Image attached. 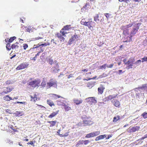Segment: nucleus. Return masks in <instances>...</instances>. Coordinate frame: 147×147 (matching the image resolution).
Masks as SVG:
<instances>
[{"label":"nucleus","instance_id":"nucleus-64","mask_svg":"<svg viewBox=\"0 0 147 147\" xmlns=\"http://www.w3.org/2000/svg\"><path fill=\"white\" fill-rule=\"evenodd\" d=\"M123 73L122 71V70H119L118 71V73L119 74H121Z\"/></svg>","mask_w":147,"mask_h":147},{"label":"nucleus","instance_id":"nucleus-61","mask_svg":"<svg viewBox=\"0 0 147 147\" xmlns=\"http://www.w3.org/2000/svg\"><path fill=\"white\" fill-rule=\"evenodd\" d=\"M27 144H29V145L30 144L32 146H33L34 143H33V142L32 141H30V142H28L27 143Z\"/></svg>","mask_w":147,"mask_h":147},{"label":"nucleus","instance_id":"nucleus-10","mask_svg":"<svg viewBox=\"0 0 147 147\" xmlns=\"http://www.w3.org/2000/svg\"><path fill=\"white\" fill-rule=\"evenodd\" d=\"M4 88V89L3 91L0 93L1 94L3 95L7 94L11 92L14 89V88L12 87H8L7 88Z\"/></svg>","mask_w":147,"mask_h":147},{"label":"nucleus","instance_id":"nucleus-58","mask_svg":"<svg viewBox=\"0 0 147 147\" xmlns=\"http://www.w3.org/2000/svg\"><path fill=\"white\" fill-rule=\"evenodd\" d=\"M42 38L41 37H38L35 38H33V40H39V39H41Z\"/></svg>","mask_w":147,"mask_h":147},{"label":"nucleus","instance_id":"nucleus-1","mask_svg":"<svg viewBox=\"0 0 147 147\" xmlns=\"http://www.w3.org/2000/svg\"><path fill=\"white\" fill-rule=\"evenodd\" d=\"M141 24L140 23H137L134 25H133L132 24V26L130 27V34L132 36L136 34Z\"/></svg>","mask_w":147,"mask_h":147},{"label":"nucleus","instance_id":"nucleus-56","mask_svg":"<svg viewBox=\"0 0 147 147\" xmlns=\"http://www.w3.org/2000/svg\"><path fill=\"white\" fill-rule=\"evenodd\" d=\"M49 45V43H45L44 44H41V46H47L48 45Z\"/></svg>","mask_w":147,"mask_h":147},{"label":"nucleus","instance_id":"nucleus-31","mask_svg":"<svg viewBox=\"0 0 147 147\" xmlns=\"http://www.w3.org/2000/svg\"><path fill=\"white\" fill-rule=\"evenodd\" d=\"M98 18L99 16L98 14L96 15V16L94 17V20L97 23L99 21V19Z\"/></svg>","mask_w":147,"mask_h":147},{"label":"nucleus","instance_id":"nucleus-3","mask_svg":"<svg viewBox=\"0 0 147 147\" xmlns=\"http://www.w3.org/2000/svg\"><path fill=\"white\" fill-rule=\"evenodd\" d=\"M132 24H129L125 26H123L121 27L120 29L123 31V34L126 35L130 34V27L132 26Z\"/></svg>","mask_w":147,"mask_h":147},{"label":"nucleus","instance_id":"nucleus-44","mask_svg":"<svg viewBox=\"0 0 147 147\" xmlns=\"http://www.w3.org/2000/svg\"><path fill=\"white\" fill-rule=\"evenodd\" d=\"M143 44L144 45H147V36H146V37L143 42Z\"/></svg>","mask_w":147,"mask_h":147},{"label":"nucleus","instance_id":"nucleus-55","mask_svg":"<svg viewBox=\"0 0 147 147\" xmlns=\"http://www.w3.org/2000/svg\"><path fill=\"white\" fill-rule=\"evenodd\" d=\"M32 29L30 28L29 27L27 28L26 29V30L27 32H30V31Z\"/></svg>","mask_w":147,"mask_h":147},{"label":"nucleus","instance_id":"nucleus-36","mask_svg":"<svg viewBox=\"0 0 147 147\" xmlns=\"http://www.w3.org/2000/svg\"><path fill=\"white\" fill-rule=\"evenodd\" d=\"M107 66H108V64L106 63L104 64L100 67V69H101L103 68L105 69L106 67H107Z\"/></svg>","mask_w":147,"mask_h":147},{"label":"nucleus","instance_id":"nucleus-53","mask_svg":"<svg viewBox=\"0 0 147 147\" xmlns=\"http://www.w3.org/2000/svg\"><path fill=\"white\" fill-rule=\"evenodd\" d=\"M84 144L85 145L87 144L90 142V141L89 140H84Z\"/></svg>","mask_w":147,"mask_h":147},{"label":"nucleus","instance_id":"nucleus-6","mask_svg":"<svg viewBox=\"0 0 147 147\" xmlns=\"http://www.w3.org/2000/svg\"><path fill=\"white\" fill-rule=\"evenodd\" d=\"M82 23L83 24L88 26L90 30L93 29V27L95 26V22L92 21V19H90L88 22H82Z\"/></svg>","mask_w":147,"mask_h":147},{"label":"nucleus","instance_id":"nucleus-41","mask_svg":"<svg viewBox=\"0 0 147 147\" xmlns=\"http://www.w3.org/2000/svg\"><path fill=\"white\" fill-rule=\"evenodd\" d=\"M141 116H143L144 119L147 118V112H144L142 114Z\"/></svg>","mask_w":147,"mask_h":147},{"label":"nucleus","instance_id":"nucleus-59","mask_svg":"<svg viewBox=\"0 0 147 147\" xmlns=\"http://www.w3.org/2000/svg\"><path fill=\"white\" fill-rule=\"evenodd\" d=\"M78 144H84V140L79 141Z\"/></svg>","mask_w":147,"mask_h":147},{"label":"nucleus","instance_id":"nucleus-5","mask_svg":"<svg viewBox=\"0 0 147 147\" xmlns=\"http://www.w3.org/2000/svg\"><path fill=\"white\" fill-rule=\"evenodd\" d=\"M84 125H89L93 124L92 122L91 121V118L90 117H88L85 116L82 117Z\"/></svg>","mask_w":147,"mask_h":147},{"label":"nucleus","instance_id":"nucleus-50","mask_svg":"<svg viewBox=\"0 0 147 147\" xmlns=\"http://www.w3.org/2000/svg\"><path fill=\"white\" fill-rule=\"evenodd\" d=\"M5 84L6 85H8L10 84L11 83H12V82H11V81L10 80H8L5 82Z\"/></svg>","mask_w":147,"mask_h":147},{"label":"nucleus","instance_id":"nucleus-40","mask_svg":"<svg viewBox=\"0 0 147 147\" xmlns=\"http://www.w3.org/2000/svg\"><path fill=\"white\" fill-rule=\"evenodd\" d=\"M57 61H54L53 60L51 59H49V63L51 65L52 64H55V63H56Z\"/></svg>","mask_w":147,"mask_h":147},{"label":"nucleus","instance_id":"nucleus-26","mask_svg":"<svg viewBox=\"0 0 147 147\" xmlns=\"http://www.w3.org/2000/svg\"><path fill=\"white\" fill-rule=\"evenodd\" d=\"M4 99L7 101H10L11 100H12V98L9 96V95H7L5 96L4 97Z\"/></svg>","mask_w":147,"mask_h":147},{"label":"nucleus","instance_id":"nucleus-60","mask_svg":"<svg viewBox=\"0 0 147 147\" xmlns=\"http://www.w3.org/2000/svg\"><path fill=\"white\" fill-rule=\"evenodd\" d=\"M113 65V64H111L109 65H108V66L107 67L108 68H112Z\"/></svg>","mask_w":147,"mask_h":147},{"label":"nucleus","instance_id":"nucleus-17","mask_svg":"<svg viewBox=\"0 0 147 147\" xmlns=\"http://www.w3.org/2000/svg\"><path fill=\"white\" fill-rule=\"evenodd\" d=\"M59 65L58 63L56 65V66L54 67H53V71L54 73H57L58 71L59 70Z\"/></svg>","mask_w":147,"mask_h":147},{"label":"nucleus","instance_id":"nucleus-29","mask_svg":"<svg viewBox=\"0 0 147 147\" xmlns=\"http://www.w3.org/2000/svg\"><path fill=\"white\" fill-rule=\"evenodd\" d=\"M90 7V5L89 4L87 3H86V5L84 7L81 9V10H84L85 9V10L88 9V8H89Z\"/></svg>","mask_w":147,"mask_h":147},{"label":"nucleus","instance_id":"nucleus-42","mask_svg":"<svg viewBox=\"0 0 147 147\" xmlns=\"http://www.w3.org/2000/svg\"><path fill=\"white\" fill-rule=\"evenodd\" d=\"M70 25H66L63 28V30H68L70 28Z\"/></svg>","mask_w":147,"mask_h":147},{"label":"nucleus","instance_id":"nucleus-19","mask_svg":"<svg viewBox=\"0 0 147 147\" xmlns=\"http://www.w3.org/2000/svg\"><path fill=\"white\" fill-rule=\"evenodd\" d=\"M140 128V127L138 126H134L131 129V131L132 132H134L138 130Z\"/></svg>","mask_w":147,"mask_h":147},{"label":"nucleus","instance_id":"nucleus-43","mask_svg":"<svg viewBox=\"0 0 147 147\" xmlns=\"http://www.w3.org/2000/svg\"><path fill=\"white\" fill-rule=\"evenodd\" d=\"M120 118L119 116L117 117H115L113 118V122H116Z\"/></svg>","mask_w":147,"mask_h":147},{"label":"nucleus","instance_id":"nucleus-13","mask_svg":"<svg viewBox=\"0 0 147 147\" xmlns=\"http://www.w3.org/2000/svg\"><path fill=\"white\" fill-rule=\"evenodd\" d=\"M111 102L115 107L118 108L119 107L120 103L117 100L113 99L111 100Z\"/></svg>","mask_w":147,"mask_h":147},{"label":"nucleus","instance_id":"nucleus-34","mask_svg":"<svg viewBox=\"0 0 147 147\" xmlns=\"http://www.w3.org/2000/svg\"><path fill=\"white\" fill-rule=\"evenodd\" d=\"M10 45H11L10 43H8L6 45V47L8 51L10 50L11 48L12 49L11 46Z\"/></svg>","mask_w":147,"mask_h":147},{"label":"nucleus","instance_id":"nucleus-25","mask_svg":"<svg viewBox=\"0 0 147 147\" xmlns=\"http://www.w3.org/2000/svg\"><path fill=\"white\" fill-rule=\"evenodd\" d=\"M52 98L54 99H56L57 98H63L61 96L55 94H52Z\"/></svg>","mask_w":147,"mask_h":147},{"label":"nucleus","instance_id":"nucleus-62","mask_svg":"<svg viewBox=\"0 0 147 147\" xmlns=\"http://www.w3.org/2000/svg\"><path fill=\"white\" fill-rule=\"evenodd\" d=\"M7 142L9 143L10 144H13V142L10 141V140L9 139L7 140Z\"/></svg>","mask_w":147,"mask_h":147},{"label":"nucleus","instance_id":"nucleus-57","mask_svg":"<svg viewBox=\"0 0 147 147\" xmlns=\"http://www.w3.org/2000/svg\"><path fill=\"white\" fill-rule=\"evenodd\" d=\"M142 62H143L145 61H147V57H144V58H142Z\"/></svg>","mask_w":147,"mask_h":147},{"label":"nucleus","instance_id":"nucleus-22","mask_svg":"<svg viewBox=\"0 0 147 147\" xmlns=\"http://www.w3.org/2000/svg\"><path fill=\"white\" fill-rule=\"evenodd\" d=\"M74 103L76 105H78L82 103L83 102V101L82 100H79L78 99H74Z\"/></svg>","mask_w":147,"mask_h":147},{"label":"nucleus","instance_id":"nucleus-24","mask_svg":"<svg viewBox=\"0 0 147 147\" xmlns=\"http://www.w3.org/2000/svg\"><path fill=\"white\" fill-rule=\"evenodd\" d=\"M36 96L37 95L36 94H34L33 96H30V97L31 98V100H33L34 102L36 101L37 100Z\"/></svg>","mask_w":147,"mask_h":147},{"label":"nucleus","instance_id":"nucleus-37","mask_svg":"<svg viewBox=\"0 0 147 147\" xmlns=\"http://www.w3.org/2000/svg\"><path fill=\"white\" fill-rule=\"evenodd\" d=\"M16 115L18 116H20L22 115V114L21 112H20L18 111L16 112L15 113Z\"/></svg>","mask_w":147,"mask_h":147},{"label":"nucleus","instance_id":"nucleus-15","mask_svg":"<svg viewBox=\"0 0 147 147\" xmlns=\"http://www.w3.org/2000/svg\"><path fill=\"white\" fill-rule=\"evenodd\" d=\"M107 136L106 134L100 135L96 138L95 140L96 141H97L103 139L104 138H106L107 137Z\"/></svg>","mask_w":147,"mask_h":147},{"label":"nucleus","instance_id":"nucleus-35","mask_svg":"<svg viewBox=\"0 0 147 147\" xmlns=\"http://www.w3.org/2000/svg\"><path fill=\"white\" fill-rule=\"evenodd\" d=\"M40 53H41L40 51L38 52V53L35 55V56L34 57L32 58L31 59V60H34V61H35L37 57L39 55Z\"/></svg>","mask_w":147,"mask_h":147},{"label":"nucleus","instance_id":"nucleus-51","mask_svg":"<svg viewBox=\"0 0 147 147\" xmlns=\"http://www.w3.org/2000/svg\"><path fill=\"white\" fill-rule=\"evenodd\" d=\"M57 36L59 38H61L62 36L61 35V34L60 33H57Z\"/></svg>","mask_w":147,"mask_h":147},{"label":"nucleus","instance_id":"nucleus-4","mask_svg":"<svg viewBox=\"0 0 147 147\" xmlns=\"http://www.w3.org/2000/svg\"><path fill=\"white\" fill-rule=\"evenodd\" d=\"M40 80L37 79L29 82V85L34 88H38L40 85Z\"/></svg>","mask_w":147,"mask_h":147},{"label":"nucleus","instance_id":"nucleus-63","mask_svg":"<svg viewBox=\"0 0 147 147\" xmlns=\"http://www.w3.org/2000/svg\"><path fill=\"white\" fill-rule=\"evenodd\" d=\"M112 135H109L106 138V139H109L110 138L112 137Z\"/></svg>","mask_w":147,"mask_h":147},{"label":"nucleus","instance_id":"nucleus-38","mask_svg":"<svg viewBox=\"0 0 147 147\" xmlns=\"http://www.w3.org/2000/svg\"><path fill=\"white\" fill-rule=\"evenodd\" d=\"M16 37L15 36H13L11 37L9 40V43L12 42L16 38Z\"/></svg>","mask_w":147,"mask_h":147},{"label":"nucleus","instance_id":"nucleus-45","mask_svg":"<svg viewBox=\"0 0 147 147\" xmlns=\"http://www.w3.org/2000/svg\"><path fill=\"white\" fill-rule=\"evenodd\" d=\"M46 82L44 80L41 83V86H42V87H44L46 86Z\"/></svg>","mask_w":147,"mask_h":147},{"label":"nucleus","instance_id":"nucleus-9","mask_svg":"<svg viewBox=\"0 0 147 147\" xmlns=\"http://www.w3.org/2000/svg\"><path fill=\"white\" fill-rule=\"evenodd\" d=\"M79 37L78 35L75 34L72 36L71 38L69 39L68 44L69 45H70L72 44L74 41L76 42L77 40L78 39Z\"/></svg>","mask_w":147,"mask_h":147},{"label":"nucleus","instance_id":"nucleus-11","mask_svg":"<svg viewBox=\"0 0 147 147\" xmlns=\"http://www.w3.org/2000/svg\"><path fill=\"white\" fill-rule=\"evenodd\" d=\"M29 64L27 63H23L19 65L16 68L17 70H20L26 68Z\"/></svg>","mask_w":147,"mask_h":147},{"label":"nucleus","instance_id":"nucleus-30","mask_svg":"<svg viewBox=\"0 0 147 147\" xmlns=\"http://www.w3.org/2000/svg\"><path fill=\"white\" fill-rule=\"evenodd\" d=\"M48 122L50 123L51 125H50V127H53L54 126L56 123V121H48Z\"/></svg>","mask_w":147,"mask_h":147},{"label":"nucleus","instance_id":"nucleus-28","mask_svg":"<svg viewBox=\"0 0 147 147\" xmlns=\"http://www.w3.org/2000/svg\"><path fill=\"white\" fill-rule=\"evenodd\" d=\"M132 36L131 35L130 36H128L127 38V40L124 41V42H128L131 41L132 40Z\"/></svg>","mask_w":147,"mask_h":147},{"label":"nucleus","instance_id":"nucleus-2","mask_svg":"<svg viewBox=\"0 0 147 147\" xmlns=\"http://www.w3.org/2000/svg\"><path fill=\"white\" fill-rule=\"evenodd\" d=\"M127 60L126 59L123 60V62L125 64L127 65L128 69L132 68L134 62L135 61V59L133 58H131L127 61Z\"/></svg>","mask_w":147,"mask_h":147},{"label":"nucleus","instance_id":"nucleus-32","mask_svg":"<svg viewBox=\"0 0 147 147\" xmlns=\"http://www.w3.org/2000/svg\"><path fill=\"white\" fill-rule=\"evenodd\" d=\"M64 106L65 111H68L71 109V108L70 107L67 106L66 105H65V104L64 105Z\"/></svg>","mask_w":147,"mask_h":147},{"label":"nucleus","instance_id":"nucleus-39","mask_svg":"<svg viewBox=\"0 0 147 147\" xmlns=\"http://www.w3.org/2000/svg\"><path fill=\"white\" fill-rule=\"evenodd\" d=\"M94 136H95L99 135L100 134V131H97L92 132Z\"/></svg>","mask_w":147,"mask_h":147},{"label":"nucleus","instance_id":"nucleus-27","mask_svg":"<svg viewBox=\"0 0 147 147\" xmlns=\"http://www.w3.org/2000/svg\"><path fill=\"white\" fill-rule=\"evenodd\" d=\"M93 137H94L93 133V132H91L86 134L85 137L87 138H89Z\"/></svg>","mask_w":147,"mask_h":147},{"label":"nucleus","instance_id":"nucleus-8","mask_svg":"<svg viewBox=\"0 0 147 147\" xmlns=\"http://www.w3.org/2000/svg\"><path fill=\"white\" fill-rule=\"evenodd\" d=\"M86 102L89 103V104L92 105L95 104L97 103V100L95 99L94 97H89L86 98L85 99Z\"/></svg>","mask_w":147,"mask_h":147},{"label":"nucleus","instance_id":"nucleus-48","mask_svg":"<svg viewBox=\"0 0 147 147\" xmlns=\"http://www.w3.org/2000/svg\"><path fill=\"white\" fill-rule=\"evenodd\" d=\"M119 1L120 2H125L126 3H128L129 2V0H119Z\"/></svg>","mask_w":147,"mask_h":147},{"label":"nucleus","instance_id":"nucleus-14","mask_svg":"<svg viewBox=\"0 0 147 147\" xmlns=\"http://www.w3.org/2000/svg\"><path fill=\"white\" fill-rule=\"evenodd\" d=\"M147 87V84H144L142 85V86L139 87L138 88H136V89H137L138 91L142 92L145 90L146 88Z\"/></svg>","mask_w":147,"mask_h":147},{"label":"nucleus","instance_id":"nucleus-46","mask_svg":"<svg viewBox=\"0 0 147 147\" xmlns=\"http://www.w3.org/2000/svg\"><path fill=\"white\" fill-rule=\"evenodd\" d=\"M63 29H62L61 30L60 33H61V34H62L63 36H65V34H66L67 33L66 32H65V31H63Z\"/></svg>","mask_w":147,"mask_h":147},{"label":"nucleus","instance_id":"nucleus-33","mask_svg":"<svg viewBox=\"0 0 147 147\" xmlns=\"http://www.w3.org/2000/svg\"><path fill=\"white\" fill-rule=\"evenodd\" d=\"M47 104L51 106L54 105L53 102L50 100H47Z\"/></svg>","mask_w":147,"mask_h":147},{"label":"nucleus","instance_id":"nucleus-7","mask_svg":"<svg viewBox=\"0 0 147 147\" xmlns=\"http://www.w3.org/2000/svg\"><path fill=\"white\" fill-rule=\"evenodd\" d=\"M57 82L56 80H54L53 79H51L49 82L47 83V87L48 88L53 87L57 88Z\"/></svg>","mask_w":147,"mask_h":147},{"label":"nucleus","instance_id":"nucleus-49","mask_svg":"<svg viewBox=\"0 0 147 147\" xmlns=\"http://www.w3.org/2000/svg\"><path fill=\"white\" fill-rule=\"evenodd\" d=\"M104 15L107 19L109 18L110 17V16L111 15V14L108 13H105Z\"/></svg>","mask_w":147,"mask_h":147},{"label":"nucleus","instance_id":"nucleus-18","mask_svg":"<svg viewBox=\"0 0 147 147\" xmlns=\"http://www.w3.org/2000/svg\"><path fill=\"white\" fill-rule=\"evenodd\" d=\"M65 101L64 100H62L61 101L60 100L56 101L57 104L59 105H63L65 104L64 102Z\"/></svg>","mask_w":147,"mask_h":147},{"label":"nucleus","instance_id":"nucleus-52","mask_svg":"<svg viewBox=\"0 0 147 147\" xmlns=\"http://www.w3.org/2000/svg\"><path fill=\"white\" fill-rule=\"evenodd\" d=\"M61 41L64 42L65 38L62 36L61 38H59Z\"/></svg>","mask_w":147,"mask_h":147},{"label":"nucleus","instance_id":"nucleus-23","mask_svg":"<svg viewBox=\"0 0 147 147\" xmlns=\"http://www.w3.org/2000/svg\"><path fill=\"white\" fill-rule=\"evenodd\" d=\"M18 44V42H16V43L12 44L11 45L12 49H18L19 47V46L17 45Z\"/></svg>","mask_w":147,"mask_h":147},{"label":"nucleus","instance_id":"nucleus-16","mask_svg":"<svg viewBox=\"0 0 147 147\" xmlns=\"http://www.w3.org/2000/svg\"><path fill=\"white\" fill-rule=\"evenodd\" d=\"M141 61L140 60H139L136 61L134 62V63L133 67L136 68V67L138 66L141 63Z\"/></svg>","mask_w":147,"mask_h":147},{"label":"nucleus","instance_id":"nucleus-47","mask_svg":"<svg viewBox=\"0 0 147 147\" xmlns=\"http://www.w3.org/2000/svg\"><path fill=\"white\" fill-rule=\"evenodd\" d=\"M20 103V104H22L24 105H26L27 103L26 102H19V101H17L16 102H15L14 103Z\"/></svg>","mask_w":147,"mask_h":147},{"label":"nucleus","instance_id":"nucleus-12","mask_svg":"<svg viewBox=\"0 0 147 147\" xmlns=\"http://www.w3.org/2000/svg\"><path fill=\"white\" fill-rule=\"evenodd\" d=\"M117 96V94H113L109 95L108 96L106 97L105 98V100H104L105 101H109L113 99H114L116 98Z\"/></svg>","mask_w":147,"mask_h":147},{"label":"nucleus","instance_id":"nucleus-54","mask_svg":"<svg viewBox=\"0 0 147 147\" xmlns=\"http://www.w3.org/2000/svg\"><path fill=\"white\" fill-rule=\"evenodd\" d=\"M23 46L24 49L25 50L28 47V45L27 44H24Z\"/></svg>","mask_w":147,"mask_h":147},{"label":"nucleus","instance_id":"nucleus-21","mask_svg":"<svg viewBox=\"0 0 147 147\" xmlns=\"http://www.w3.org/2000/svg\"><path fill=\"white\" fill-rule=\"evenodd\" d=\"M105 89V88L103 87L102 86H101L100 87L98 88V92L100 94H102L103 91V90Z\"/></svg>","mask_w":147,"mask_h":147},{"label":"nucleus","instance_id":"nucleus-20","mask_svg":"<svg viewBox=\"0 0 147 147\" xmlns=\"http://www.w3.org/2000/svg\"><path fill=\"white\" fill-rule=\"evenodd\" d=\"M59 111H58L55 112H53L49 116V118H52L55 116L57 115L59 112Z\"/></svg>","mask_w":147,"mask_h":147}]
</instances>
